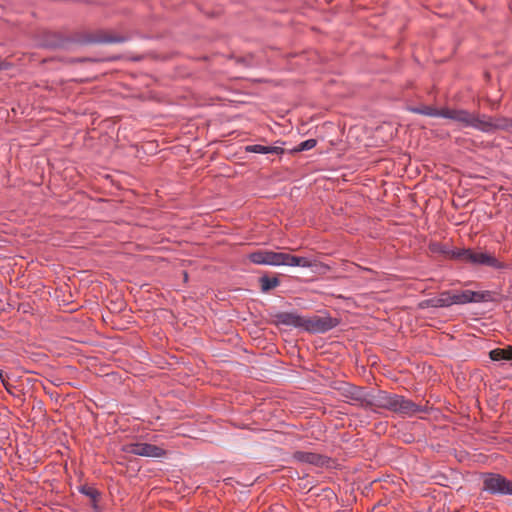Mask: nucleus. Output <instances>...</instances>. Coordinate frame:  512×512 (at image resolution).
Masks as SVG:
<instances>
[{
  "instance_id": "obj_2",
  "label": "nucleus",
  "mask_w": 512,
  "mask_h": 512,
  "mask_svg": "<svg viewBox=\"0 0 512 512\" xmlns=\"http://www.w3.org/2000/svg\"><path fill=\"white\" fill-rule=\"evenodd\" d=\"M248 259L257 265L268 266H290L313 268L316 261L309 257L295 256L284 252H274L270 250H258L248 255Z\"/></svg>"
},
{
  "instance_id": "obj_16",
  "label": "nucleus",
  "mask_w": 512,
  "mask_h": 512,
  "mask_svg": "<svg viewBox=\"0 0 512 512\" xmlns=\"http://www.w3.org/2000/svg\"><path fill=\"white\" fill-rule=\"evenodd\" d=\"M262 292H268L269 290L279 286L280 280L278 277H269L264 275L259 278Z\"/></svg>"
},
{
  "instance_id": "obj_13",
  "label": "nucleus",
  "mask_w": 512,
  "mask_h": 512,
  "mask_svg": "<svg viewBox=\"0 0 512 512\" xmlns=\"http://www.w3.org/2000/svg\"><path fill=\"white\" fill-rule=\"evenodd\" d=\"M277 322L286 326H300L301 319L295 313L282 312L276 315Z\"/></svg>"
},
{
  "instance_id": "obj_17",
  "label": "nucleus",
  "mask_w": 512,
  "mask_h": 512,
  "mask_svg": "<svg viewBox=\"0 0 512 512\" xmlns=\"http://www.w3.org/2000/svg\"><path fill=\"white\" fill-rule=\"evenodd\" d=\"M469 252L470 249H453L449 247V253L447 258L468 262Z\"/></svg>"
},
{
  "instance_id": "obj_8",
  "label": "nucleus",
  "mask_w": 512,
  "mask_h": 512,
  "mask_svg": "<svg viewBox=\"0 0 512 512\" xmlns=\"http://www.w3.org/2000/svg\"><path fill=\"white\" fill-rule=\"evenodd\" d=\"M468 263L489 266L496 269H502L504 267L494 256L484 252H475L471 249L468 254Z\"/></svg>"
},
{
  "instance_id": "obj_7",
  "label": "nucleus",
  "mask_w": 512,
  "mask_h": 512,
  "mask_svg": "<svg viewBox=\"0 0 512 512\" xmlns=\"http://www.w3.org/2000/svg\"><path fill=\"white\" fill-rule=\"evenodd\" d=\"M409 111L415 114L430 116V117H441L445 119H454L455 109L451 108H442L437 109L432 106L422 105L419 107H411Z\"/></svg>"
},
{
  "instance_id": "obj_21",
  "label": "nucleus",
  "mask_w": 512,
  "mask_h": 512,
  "mask_svg": "<svg viewBox=\"0 0 512 512\" xmlns=\"http://www.w3.org/2000/svg\"><path fill=\"white\" fill-rule=\"evenodd\" d=\"M80 492L94 500L99 496L98 491L92 487L83 486L80 488Z\"/></svg>"
},
{
  "instance_id": "obj_14",
  "label": "nucleus",
  "mask_w": 512,
  "mask_h": 512,
  "mask_svg": "<svg viewBox=\"0 0 512 512\" xmlns=\"http://www.w3.org/2000/svg\"><path fill=\"white\" fill-rule=\"evenodd\" d=\"M246 151L251 152V153H257V154H271V153L278 154L279 152H282V149L279 147H275V146H264V145H260V144H254V145L247 146Z\"/></svg>"
},
{
  "instance_id": "obj_3",
  "label": "nucleus",
  "mask_w": 512,
  "mask_h": 512,
  "mask_svg": "<svg viewBox=\"0 0 512 512\" xmlns=\"http://www.w3.org/2000/svg\"><path fill=\"white\" fill-rule=\"evenodd\" d=\"M372 404L404 416H413L425 411L422 406L415 404L405 397L386 391H379Z\"/></svg>"
},
{
  "instance_id": "obj_4",
  "label": "nucleus",
  "mask_w": 512,
  "mask_h": 512,
  "mask_svg": "<svg viewBox=\"0 0 512 512\" xmlns=\"http://www.w3.org/2000/svg\"><path fill=\"white\" fill-rule=\"evenodd\" d=\"M483 490L492 495L512 496V481L498 473H484Z\"/></svg>"
},
{
  "instance_id": "obj_19",
  "label": "nucleus",
  "mask_w": 512,
  "mask_h": 512,
  "mask_svg": "<svg viewBox=\"0 0 512 512\" xmlns=\"http://www.w3.org/2000/svg\"><path fill=\"white\" fill-rule=\"evenodd\" d=\"M124 38L122 37H103V38H91L88 39L87 42L89 43H120L123 42Z\"/></svg>"
},
{
  "instance_id": "obj_6",
  "label": "nucleus",
  "mask_w": 512,
  "mask_h": 512,
  "mask_svg": "<svg viewBox=\"0 0 512 512\" xmlns=\"http://www.w3.org/2000/svg\"><path fill=\"white\" fill-rule=\"evenodd\" d=\"M488 292L471 290L448 291L449 307L452 305H464L468 303H480L487 300Z\"/></svg>"
},
{
  "instance_id": "obj_9",
  "label": "nucleus",
  "mask_w": 512,
  "mask_h": 512,
  "mask_svg": "<svg viewBox=\"0 0 512 512\" xmlns=\"http://www.w3.org/2000/svg\"><path fill=\"white\" fill-rule=\"evenodd\" d=\"M337 321L331 317H315L307 321V329L313 333H324L333 329Z\"/></svg>"
},
{
  "instance_id": "obj_15",
  "label": "nucleus",
  "mask_w": 512,
  "mask_h": 512,
  "mask_svg": "<svg viewBox=\"0 0 512 512\" xmlns=\"http://www.w3.org/2000/svg\"><path fill=\"white\" fill-rule=\"evenodd\" d=\"M491 360L493 361H511L512 350L511 349H494L489 353Z\"/></svg>"
},
{
  "instance_id": "obj_20",
  "label": "nucleus",
  "mask_w": 512,
  "mask_h": 512,
  "mask_svg": "<svg viewBox=\"0 0 512 512\" xmlns=\"http://www.w3.org/2000/svg\"><path fill=\"white\" fill-rule=\"evenodd\" d=\"M317 144L315 139H307L298 145V151H308L314 148Z\"/></svg>"
},
{
  "instance_id": "obj_1",
  "label": "nucleus",
  "mask_w": 512,
  "mask_h": 512,
  "mask_svg": "<svg viewBox=\"0 0 512 512\" xmlns=\"http://www.w3.org/2000/svg\"><path fill=\"white\" fill-rule=\"evenodd\" d=\"M453 121L461 124L464 128H473L487 134L498 130H507L512 126V121L509 118L493 117L466 109H455Z\"/></svg>"
},
{
  "instance_id": "obj_5",
  "label": "nucleus",
  "mask_w": 512,
  "mask_h": 512,
  "mask_svg": "<svg viewBox=\"0 0 512 512\" xmlns=\"http://www.w3.org/2000/svg\"><path fill=\"white\" fill-rule=\"evenodd\" d=\"M122 450L128 454L148 458H163L166 456V451L163 448L157 445L142 442L125 444Z\"/></svg>"
},
{
  "instance_id": "obj_18",
  "label": "nucleus",
  "mask_w": 512,
  "mask_h": 512,
  "mask_svg": "<svg viewBox=\"0 0 512 512\" xmlns=\"http://www.w3.org/2000/svg\"><path fill=\"white\" fill-rule=\"evenodd\" d=\"M431 252L441 254L447 258L449 253V246L442 243H431L429 246Z\"/></svg>"
},
{
  "instance_id": "obj_11",
  "label": "nucleus",
  "mask_w": 512,
  "mask_h": 512,
  "mask_svg": "<svg viewBox=\"0 0 512 512\" xmlns=\"http://www.w3.org/2000/svg\"><path fill=\"white\" fill-rule=\"evenodd\" d=\"M293 458L298 462L311 464L318 467H322L327 463V458L325 456L308 451H296L293 454Z\"/></svg>"
},
{
  "instance_id": "obj_12",
  "label": "nucleus",
  "mask_w": 512,
  "mask_h": 512,
  "mask_svg": "<svg viewBox=\"0 0 512 512\" xmlns=\"http://www.w3.org/2000/svg\"><path fill=\"white\" fill-rule=\"evenodd\" d=\"M421 307L445 308L449 307L448 291L440 293L437 297L427 299L421 303Z\"/></svg>"
},
{
  "instance_id": "obj_10",
  "label": "nucleus",
  "mask_w": 512,
  "mask_h": 512,
  "mask_svg": "<svg viewBox=\"0 0 512 512\" xmlns=\"http://www.w3.org/2000/svg\"><path fill=\"white\" fill-rule=\"evenodd\" d=\"M344 396L354 404L360 406L372 405L369 395L364 391V389L357 386L349 385L345 389Z\"/></svg>"
}]
</instances>
